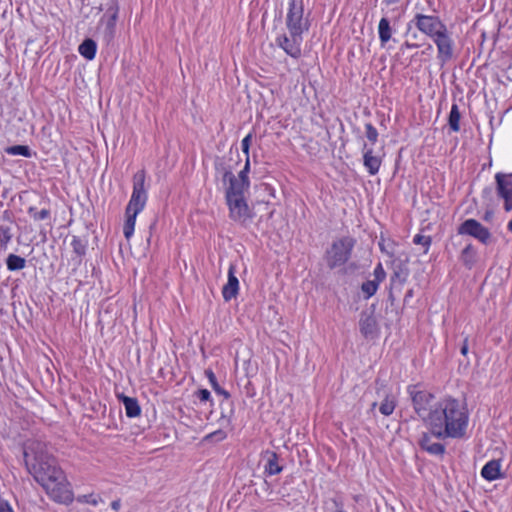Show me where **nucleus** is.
Returning <instances> with one entry per match:
<instances>
[{
	"label": "nucleus",
	"instance_id": "1",
	"mask_svg": "<svg viewBox=\"0 0 512 512\" xmlns=\"http://www.w3.org/2000/svg\"><path fill=\"white\" fill-rule=\"evenodd\" d=\"M407 392L416 414L436 439L467 438L470 412L465 401L452 396L436 400L432 393L416 385L409 386Z\"/></svg>",
	"mask_w": 512,
	"mask_h": 512
},
{
	"label": "nucleus",
	"instance_id": "2",
	"mask_svg": "<svg viewBox=\"0 0 512 512\" xmlns=\"http://www.w3.org/2000/svg\"><path fill=\"white\" fill-rule=\"evenodd\" d=\"M25 465L54 502L70 505L74 493L65 472L57 460L48 453L46 444L40 441H29L24 447Z\"/></svg>",
	"mask_w": 512,
	"mask_h": 512
},
{
	"label": "nucleus",
	"instance_id": "3",
	"mask_svg": "<svg viewBox=\"0 0 512 512\" xmlns=\"http://www.w3.org/2000/svg\"><path fill=\"white\" fill-rule=\"evenodd\" d=\"M355 241L346 236L332 242L326 250L325 261L330 269H335L346 264L350 259Z\"/></svg>",
	"mask_w": 512,
	"mask_h": 512
},
{
	"label": "nucleus",
	"instance_id": "4",
	"mask_svg": "<svg viewBox=\"0 0 512 512\" xmlns=\"http://www.w3.org/2000/svg\"><path fill=\"white\" fill-rule=\"evenodd\" d=\"M250 163L246 160L244 168L236 176L230 171H225L223 174V182L228 184L226 187V200L234 199L237 197H244V192L249 188L250 182L248 172Z\"/></svg>",
	"mask_w": 512,
	"mask_h": 512
},
{
	"label": "nucleus",
	"instance_id": "5",
	"mask_svg": "<svg viewBox=\"0 0 512 512\" xmlns=\"http://www.w3.org/2000/svg\"><path fill=\"white\" fill-rule=\"evenodd\" d=\"M286 27L288 32L303 35L309 29V22L304 17L303 3L301 0H289L286 14Z\"/></svg>",
	"mask_w": 512,
	"mask_h": 512
},
{
	"label": "nucleus",
	"instance_id": "6",
	"mask_svg": "<svg viewBox=\"0 0 512 512\" xmlns=\"http://www.w3.org/2000/svg\"><path fill=\"white\" fill-rule=\"evenodd\" d=\"M145 172L143 170L135 173L133 177V191L126 207L129 212L141 213L147 202V192L145 189Z\"/></svg>",
	"mask_w": 512,
	"mask_h": 512
},
{
	"label": "nucleus",
	"instance_id": "7",
	"mask_svg": "<svg viewBox=\"0 0 512 512\" xmlns=\"http://www.w3.org/2000/svg\"><path fill=\"white\" fill-rule=\"evenodd\" d=\"M433 43L437 48V59L442 63L446 64L451 61L454 56L455 40L453 32L446 27L432 39Z\"/></svg>",
	"mask_w": 512,
	"mask_h": 512
},
{
	"label": "nucleus",
	"instance_id": "8",
	"mask_svg": "<svg viewBox=\"0 0 512 512\" xmlns=\"http://www.w3.org/2000/svg\"><path fill=\"white\" fill-rule=\"evenodd\" d=\"M411 23L425 36L432 39L447 25L436 15H426L422 13H416Z\"/></svg>",
	"mask_w": 512,
	"mask_h": 512
},
{
	"label": "nucleus",
	"instance_id": "9",
	"mask_svg": "<svg viewBox=\"0 0 512 512\" xmlns=\"http://www.w3.org/2000/svg\"><path fill=\"white\" fill-rule=\"evenodd\" d=\"M459 235H469L482 244H489L491 241V232L475 219L465 220L457 229Z\"/></svg>",
	"mask_w": 512,
	"mask_h": 512
},
{
	"label": "nucleus",
	"instance_id": "10",
	"mask_svg": "<svg viewBox=\"0 0 512 512\" xmlns=\"http://www.w3.org/2000/svg\"><path fill=\"white\" fill-rule=\"evenodd\" d=\"M229 208V216L232 220L247 224L254 216L244 197L226 200Z\"/></svg>",
	"mask_w": 512,
	"mask_h": 512
},
{
	"label": "nucleus",
	"instance_id": "11",
	"mask_svg": "<svg viewBox=\"0 0 512 512\" xmlns=\"http://www.w3.org/2000/svg\"><path fill=\"white\" fill-rule=\"evenodd\" d=\"M303 35L288 32V35H282L277 38V44L291 57L299 58L301 56V45Z\"/></svg>",
	"mask_w": 512,
	"mask_h": 512
},
{
	"label": "nucleus",
	"instance_id": "12",
	"mask_svg": "<svg viewBox=\"0 0 512 512\" xmlns=\"http://www.w3.org/2000/svg\"><path fill=\"white\" fill-rule=\"evenodd\" d=\"M498 195L504 200V208L506 211L512 210V176L504 174H496Z\"/></svg>",
	"mask_w": 512,
	"mask_h": 512
},
{
	"label": "nucleus",
	"instance_id": "13",
	"mask_svg": "<svg viewBox=\"0 0 512 512\" xmlns=\"http://www.w3.org/2000/svg\"><path fill=\"white\" fill-rule=\"evenodd\" d=\"M239 292V280L236 276V266L231 263L227 273V283L222 288L223 299L228 302L235 298Z\"/></svg>",
	"mask_w": 512,
	"mask_h": 512
},
{
	"label": "nucleus",
	"instance_id": "14",
	"mask_svg": "<svg viewBox=\"0 0 512 512\" xmlns=\"http://www.w3.org/2000/svg\"><path fill=\"white\" fill-rule=\"evenodd\" d=\"M363 164L370 175H376L382 164V159L373 153L366 144L363 147Z\"/></svg>",
	"mask_w": 512,
	"mask_h": 512
},
{
	"label": "nucleus",
	"instance_id": "15",
	"mask_svg": "<svg viewBox=\"0 0 512 512\" xmlns=\"http://www.w3.org/2000/svg\"><path fill=\"white\" fill-rule=\"evenodd\" d=\"M13 221L10 216L5 212L0 217V246L3 249H6L9 242L13 237Z\"/></svg>",
	"mask_w": 512,
	"mask_h": 512
},
{
	"label": "nucleus",
	"instance_id": "16",
	"mask_svg": "<svg viewBox=\"0 0 512 512\" xmlns=\"http://www.w3.org/2000/svg\"><path fill=\"white\" fill-rule=\"evenodd\" d=\"M433 437L434 436L428 430L426 433H423L419 441L421 448L432 455H443L445 446L440 442L433 441Z\"/></svg>",
	"mask_w": 512,
	"mask_h": 512
},
{
	"label": "nucleus",
	"instance_id": "17",
	"mask_svg": "<svg viewBox=\"0 0 512 512\" xmlns=\"http://www.w3.org/2000/svg\"><path fill=\"white\" fill-rule=\"evenodd\" d=\"M501 463L499 460L488 461L481 470V476L487 481H494L501 477Z\"/></svg>",
	"mask_w": 512,
	"mask_h": 512
},
{
	"label": "nucleus",
	"instance_id": "18",
	"mask_svg": "<svg viewBox=\"0 0 512 512\" xmlns=\"http://www.w3.org/2000/svg\"><path fill=\"white\" fill-rule=\"evenodd\" d=\"M360 332L365 336H371L376 333L377 321L372 314L363 313L359 321Z\"/></svg>",
	"mask_w": 512,
	"mask_h": 512
},
{
	"label": "nucleus",
	"instance_id": "19",
	"mask_svg": "<svg viewBox=\"0 0 512 512\" xmlns=\"http://www.w3.org/2000/svg\"><path fill=\"white\" fill-rule=\"evenodd\" d=\"M394 32L395 28L392 27L390 20L387 17L381 18L378 24V35L382 47L391 40Z\"/></svg>",
	"mask_w": 512,
	"mask_h": 512
},
{
	"label": "nucleus",
	"instance_id": "20",
	"mask_svg": "<svg viewBox=\"0 0 512 512\" xmlns=\"http://www.w3.org/2000/svg\"><path fill=\"white\" fill-rule=\"evenodd\" d=\"M117 20V11L108 10L101 18L100 24L105 26V37L111 39L114 35Z\"/></svg>",
	"mask_w": 512,
	"mask_h": 512
},
{
	"label": "nucleus",
	"instance_id": "21",
	"mask_svg": "<svg viewBox=\"0 0 512 512\" xmlns=\"http://www.w3.org/2000/svg\"><path fill=\"white\" fill-rule=\"evenodd\" d=\"M120 399L123 402L126 416L129 418L138 417L141 414V408L138 401L135 398L128 396H121Z\"/></svg>",
	"mask_w": 512,
	"mask_h": 512
},
{
	"label": "nucleus",
	"instance_id": "22",
	"mask_svg": "<svg viewBox=\"0 0 512 512\" xmlns=\"http://www.w3.org/2000/svg\"><path fill=\"white\" fill-rule=\"evenodd\" d=\"M460 260L463 265L471 269L477 260V250L472 244H468L460 254Z\"/></svg>",
	"mask_w": 512,
	"mask_h": 512
},
{
	"label": "nucleus",
	"instance_id": "23",
	"mask_svg": "<svg viewBox=\"0 0 512 512\" xmlns=\"http://www.w3.org/2000/svg\"><path fill=\"white\" fill-rule=\"evenodd\" d=\"M78 51L87 60H93L96 56L97 45L92 39H86L79 45Z\"/></svg>",
	"mask_w": 512,
	"mask_h": 512
},
{
	"label": "nucleus",
	"instance_id": "24",
	"mask_svg": "<svg viewBox=\"0 0 512 512\" xmlns=\"http://www.w3.org/2000/svg\"><path fill=\"white\" fill-rule=\"evenodd\" d=\"M138 214L125 210V221L123 225V234L127 240L134 235L135 223Z\"/></svg>",
	"mask_w": 512,
	"mask_h": 512
},
{
	"label": "nucleus",
	"instance_id": "25",
	"mask_svg": "<svg viewBox=\"0 0 512 512\" xmlns=\"http://www.w3.org/2000/svg\"><path fill=\"white\" fill-rule=\"evenodd\" d=\"M7 269L9 271H18L25 267L26 260L15 254H9L6 259Z\"/></svg>",
	"mask_w": 512,
	"mask_h": 512
},
{
	"label": "nucleus",
	"instance_id": "26",
	"mask_svg": "<svg viewBox=\"0 0 512 512\" xmlns=\"http://www.w3.org/2000/svg\"><path fill=\"white\" fill-rule=\"evenodd\" d=\"M282 471V467L278 463V457L275 453L269 455L267 464L265 465V472L269 475H277Z\"/></svg>",
	"mask_w": 512,
	"mask_h": 512
},
{
	"label": "nucleus",
	"instance_id": "27",
	"mask_svg": "<svg viewBox=\"0 0 512 512\" xmlns=\"http://www.w3.org/2000/svg\"><path fill=\"white\" fill-rule=\"evenodd\" d=\"M5 152L13 156L20 155L27 158H30L32 156L31 149L26 145L10 146L5 149Z\"/></svg>",
	"mask_w": 512,
	"mask_h": 512
},
{
	"label": "nucleus",
	"instance_id": "28",
	"mask_svg": "<svg viewBox=\"0 0 512 512\" xmlns=\"http://www.w3.org/2000/svg\"><path fill=\"white\" fill-rule=\"evenodd\" d=\"M449 126L454 132L460 130V112L456 104L452 105L449 114Z\"/></svg>",
	"mask_w": 512,
	"mask_h": 512
},
{
	"label": "nucleus",
	"instance_id": "29",
	"mask_svg": "<svg viewBox=\"0 0 512 512\" xmlns=\"http://www.w3.org/2000/svg\"><path fill=\"white\" fill-rule=\"evenodd\" d=\"M395 406L396 403L394 397L387 396L381 403L379 410L383 415L389 416L394 412Z\"/></svg>",
	"mask_w": 512,
	"mask_h": 512
},
{
	"label": "nucleus",
	"instance_id": "30",
	"mask_svg": "<svg viewBox=\"0 0 512 512\" xmlns=\"http://www.w3.org/2000/svg\"><path fill=\"white\" fill-rule=\"evenodd\" d=\"M379 283L374 280H367L361 286V290L365 295V298L368 299L372 297L378 290Z\"/></svg>",
	"mask_w": 512,
	"mask_h": 512
},
{
	"label": "nucleus",
	"instance_id": "31",
	"mask_svg": "<svg viewBox=\"0 0 512 512\" xmlns=\"http://www.w3.org/2000/svg\"><path fill=\"white\" fill-rule=\"evenodd\" d=\"M79 503H87L92 506H97L101 502V498L94 494L79 495L77 497Z\"/></svg>",
	"mask_w": 512,
	"mask_h": 512
},
{
	"label": "nucleus",
	"instance_id": "32",
	"mask_svg": "<svg viewBox=\"0 0 512 512\" xmlns=\"http://www.w3.org/2000/svg\"><path fill=\"white\" fill-rule=\"evenodd\" d=\"M28 213L35 221L45 220L50 217V211L47 209L37 211L35 208L30 207Z\"/></svg>",
	"mask_w": 512,
	"mask_h": 512
},
{
	"label": "nucleus",
	"instance_id": "33",
	"mask_svg": "<svg viewBox=\"0 0 512 512\" xmlns=\"http://www.w3.org/2000/svg\"><path fill=\"white\" fill-rule=\"evenodd\" d=\"M366 137L368 141L374 145L378 140V131L377 129L370 123L365 125Z\"/></svg>",
	"mask_w": 512,
	"mask_h": 512
},
{
	"label": "nucleus",
	"instance_id": "34",
	"mask_svg": "<svg viewBox=\"0 0 512 512\" xmlns=\"http://www.w3.org/2000/svg\"><path fill=\"white\" fill-rule=\"evenodd\" d=\"M413 242L415 244L423 245L425 247V253H426L431 245V238L429 236L416 234L413 238Z\"/></svg>",
	"mask_w": 512,
	"mask_h": 512
},
{
	"label": "nucleus",
	"instance_id": "35",
	"mask_svg": "<svg viewBox=\"0 0 512 512\" xmlns=\"http://www.w3.org/2000/svg\"><path fill=\"white\" fill-rule=\"evenodd\" d=\"M373 275H374V281H377L379 284L384 281L385 277H386V272L382 266L381 263H378L376 265V267L374 268V272H373Z\"/></svg>",
	"mask_w": 512,
	"mask_h": 512
},
{
	"label": "nucleus",
	"instance_id": "36",
	"mask_svg": "<svg viewBox=\"0 0 512 512\" xmlns=\"http://www.w3.org/2000/svg\"><path fill=\"white\" fill-rule=\"evenodd\" d=\"M71 245L73 250L78 255H83L85 253V246L82 244L81 240L77 237H73Z\"/></svg>",
	"mask_w": 512,
	"mask_h": 512
},
{
	"label": "nucleus",
	"instance_id": "37",
	"mask_svg": "<svg viewBox=\"0 0 512 512\" xmlns=\"http://www.w3.org/2000/svg\"><path fill=\"white\" fill-rule=\"evenodd\" d=\"M251 140H252V134L249 133L241 141L242 151L244 154H246V156H247L246 160H248V161H249V148H250Z\"/></svg>",
	"mask_w": 512,
	"mask_h": 512
},
{
	"label": "nucleus",
	"instance_id": "38",
	"mask_svg": "<svg viewBox=\"0 0 512 512\" xmlns=\"http://www.w3.org/2000/svg\"><path fill=\"white\" fill-rule=\"evenodd\" d=\"M379 247H380V250L382 252L386 253L387 255H389V256L394 255L393 247L390 242L386 243V241L384 239H381L379 242Z\"/></svg>",
	"mask_w": 512,
	"mask_h": 512
},
{
	"label": "nucleus",
	"instance_id": "39",
	"mask_svg": "<svg viewBox=\"0 0 512 512\" xmlns=\"http://www.w3.org/2000/svg\"><path fill=\"white\" fill-rule=\"evenodd\" d=\"M196 396L201 402H207L211 400V393L207 389L198 390Z\"/></svg>",
	"mask_w": 512,
	"mask_h": 512
},
{
	"label": "nucleus",
	"instance_id": "40",
	"mask_svg": "<svg viewBox=\"0 0 512 512\" xmlns=\"http://www.w3.org/2000/svg\"><path fill=\"white\" fill-rule=\"evenodd\" d=\"M205 373H206V376L209 379L210 384L215 389V391L221 392V389L218 386L215 374L211 370H207Z\"/></svg>",
	"mask_w": 512,
	"mask_h": 512
},
{
	"label": "nucleus",
	"instance_id": "41",
	"mask_svg": "<svg viewBox=\"0 0 512 512\" xmlns=\"http://www.w3.org/2000/svg\"><path fill=\"white\" fill-rule=\"evenodd\" d=\"M0 512H14V510L7 501L0 500Z\"/></svg>",
	"mask_w": 512,
	"mask_h": 512
},
{
	"label": "nucleus",
	"instance_id": "42",
	"mask_svg": "<svg viewBox=\"0 0 512 512\" xmlns=\"http://www.w3.org/2000/svg\"><path fill=\"white\" fill-rule=\"evenodd\" d=\"M120 507H121V502H120V500H114V501H112V503H111V508H112L113 510L118 511V510L120 509Z\"/></svg>",
	"mask_w": 512,
	"mask_h": 512
},
{
	"label": "nucleus",
	"instance_id": "43",
	"mask_svg": "<svg viewBox=\"0 0 512 512\" xmlns=\"http://www.w3.org/2000/svg\"><path fill=\"white\" fill-rule=\"evenodd\" d=\"M467 352H468V346H467V344L465 343V344L462 346V348H461V353H462L463 355H466V354H467Z\"/></svg>",
	"mask_w": 512,
	"mask_h": 512
},
{
	"label": "nucleus",
	"instance_id": "44",
	"mask_svg": "<svg viewBox=\"0 0 512 512\" xmlns=\"http://www.w3.org/2000/svg\"><path fill=\"white\" fill-rule=\"evenodd\" d=\"M492 217V212H486L484 216V220L488 221Z\"/></svg>",
	"mask_w": 512,
	"mask_h": 512
},
{
	"label": "nucleus",
	"instance_id": "45",
	"mask_svg": "<svg viewBox=\"0 0 512 512\" xmlns=\"http://www.w3.org/2000/svg\"><path fill=\"white\" fill-rule=\"evenodd\" d=\"M507 228L510 232H512V219L509 221Z\"/></svg>",
	"mask_w": 512,
	"mask_h": 512
},
{
	"label": "nucleus",
	"instance_id": "46",
	"mask_svg": "<svg viewBox=\"0 0 512 512\" xmlns=\"http://www.w3.org/2000/svg\"><path fill=\"white\" fill-rule=\"evenodd\" d=\"M463 512H469V511H463Z\"/></svg>",
	"mask_w": 512,
	"mask_h": 512
}]
</instances>
